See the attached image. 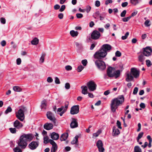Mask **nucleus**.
Instances as JSON below:
<instances>
[{
	"mask_svg": "<svg viewBox=\"0 0 152 152\" xmlns=\"http://www.w3.org/2000/svg\"><path fill=\"white\" fill-rule=\"evenodd\" d=\"M120 75V71L119 70H115L114 68L109 66L107 70V73L104 75V78L105 79H109L115 77V78L119 77Z\"/></svg>",
	"mask_w": 152,
	"mask_h": 152,
	"instance_id": "obj_1",
	"label": "nucleus"
},
{
	"mask_svg": "<svg viewBox=\"0 0 152 152\" xmlns=\"http://www.w3.org/2000/svg\"><path fill=\"white\" fill-rule=\"evenodd\" d=\"M124 100V96L123 95L118 96L117 97L113 99L111 101L110 108L112 112L114 113L118 106L122 104Z\"/></svg>",
	"mask_w": 152,
	"mask_h": 152,
	"instance_id": "obj_2",
	"label": "nucleus"
},
{
	"mask_svg": "<svg viewBox=\"0 0 152 152\" xmlns=\"http://www.w3.org/2000/svg\"><path fill=\"white\" fill-rule=\"evenodd\" d=\"M140 75V72L135 68H132L131 69L130 72H128L126 73V80L127 82L132 81L134 80V77L135 78L138 77Z\"/></svg>",
	"mask_w": 152,
	"mask_h": 152,
	"instance_id": "obj_3",
	"label": "nucleus"
},
{
	"mask_svg": "<svg viewBox=\"0 0 152 152\" xmlns=\"http://www.w3.org/2000/svg\"><path fill=\"white\" fill-rule=\"evenodd\" d=\"M107 54V52L100 48L99 50L95 53L94 56L95 58L97 59L98 60H102L106 56Z\"/></svg>",
	"mask_w": 152,
	"mask_h": 152,
	"instance_id": "obj_4",
	"label": "nucleus"
},
{
	"mask_svg": "<svg viewBox=\"0 0 152 152\" xmlns=\"http://www.w3.org/2000/svg\"><path fill=\"white\" fill-rule=\"evenodd\" d=\"M142 53L145 56L148 57L152 55V49L150 46H147L142 49Z\"/></svg>",
	"mask_w": 152,
	"mask_h": 152,
	"instance_id": "obj_5",
	"label": "nucleus"
},
{
	"mask_svg": "<svg viewBox=\"0 0 152 152\" xmlns=\"http://www.w3.org/2000/svg\"><path fill=\"white\" fill-rule=\"evenodd\" d=\"M95 64L98 68L100 70H103L106 68L105 64L102 61L96 60L95 61Z\"/></svg>",
	"mask_w": 152,
	"mask_h": 152,
	"instance_id": "obj_6",
	"label": "nucleus"
},
{
	"mask_svg": "<svg viewBox=\"0 0 152 152\" xmlns=\"http://www.w3.org/2000/svg\"><path fill=\"white\" fill-rule=\"evenodd\" d=\"M15 114L16 117L20 121H22L24 119V112L22 109H20Z\"/></svg>",
	"mask_w": 152,
	"mask_h": 152,
	"instance_id": "obj_7",
	"label": "nucleus"
},
{
	"mask_svg": "<svg viewBox=\"0 0 152 152\" xmlns=\"http://www.w3.org/2000/svg\"><path fill=\"white\" fill-rule=\"evenodd\" d=\"M18 144L19 146L21 148L25 149L27 145V142L21 137H20L19 139L18 142Z\"/></svg>",
	"mask_w": 152,
	"mask_h": 152,
	"instance_id": "obj_8",
	"label": "nucleus"
},
{
	"mask_svg": "<svg viewBox=\"0 0 152 152\" xmlns=\"http://www.w3.org/2000/svg\"><path fill=\"white\" fill-rule=\"evenodd\" d=\"M88 89L91 91H94L96 89V85L93 81H89L87 83Z\"/></svg>",
	"mask_w": 152,
	"mask_h": 152,
	"instance_id": "obj_9",
	"label": "nucleus"
},
{
	"mask_svg": "<svg viewBox=\"0 0 152 152\" xmlns=\"http://www.w3.org/2000/svg\"><path fill=\"white\" fill-rule=\"evenodd\" d=\"M46 116L47 118L54 123H56V119L54 114L50 111L47 112Z\"/></svg>",
	"mask_w": 152,
	"mask_h": 152,
	"instance_id": "obj_10",
	"label": "nucleus"
},
{
	"mask_svg": "<svg viewBox=\"0 0 152 152\" xmlns=\"http://www.w3.org/2000/svg\"><path fill=\"white\" fill-rule=\"evenodd\" d=\"M100 36V34L98 31L95 30L94 31L91 35L92 39L94 40L98 39Z\"/></svg>",
	"mask_w": 152,
	"mask_h": 152,
	"instance_id": "obj_11",
	"label": "nucleus"
},
{
	"mask_svg": "<svg viewBox=\"0 0 152 152\" xmlns=\"http://www.w3.org/2000/svg\"><path fill=\"white\" fill-rule=\"evenodd\" d=\"M23 139L26 141H31L32 140L33 138V136L32 134H24L20 136Z\"/></svg>",
	"mask_w": 152,
	"mask_h": 152,
	"instance_id": "obj_12",
	"label": "nucleus"
},
{
	"mask_svg": "<svg viewBox=\"0 0 152 152\" xmlns=\"http://www.w3.org/2000/svg\"><path fill=\"white\" fill-rule=\"evenodd\" d=\"M79 106L78 105H74L72 107L71 109L70 113L74 115L78 113L79 111Z\"/></svg>",
	"mask_w": 152,
	"mask_h": 152,
	"instance_id": "obj_13",
	"label": "nucleus"
},
{
	"mask_svg": "<svg viewBox=\"0 0 152 152\" xmlns=\"http://www.w3.org/2000/svg\"><path fill=\"white\" fill-rule=\"evenodd\" d=\"M13 125L14 127L18 129H21L23 126V124L17 120H16L13 122Z\"/></svg>",
	"mask_w": 152,
	"mask_h": 152,
	"instance_id": "obj_14",
	"label": "nucleus"
},
{
	"mask_svg": "<svg viewBox=\"0 0 152 152\" xmlns=\"http://www.w3.org/2000/svg\"><path fill=\"white\" fill-rule=\"evenodd\" d=\"M96 146L98 147L100 152H104V149L103 147V144L101 140H99L97 141Z\"/></svg>",
	"mask_w": 152,
	"mask_h": 152,
	"instance_id": "obj_15",
	"label": "nucleus"
},
{
	"mask_svg": "<svg viewBox=\"0 0 152 152\" xmlns=\"http://www.w3.org/2000/svg\"><path fill=\"white\" fill-rule=\"evenodd\" d=\"M38 143L36 141H32L28 145L29 148L31 150L35 149L38 146Z\"/></svg>",
	"mask_w": 152,
	"mask_h": 152,
	"instance_id": "obj_16",
	"label": "nucleus"
},
{
	"mask_svg": "<svg viewBox=\"0 0 152 152\" xmlns=\"http://www.w3.org/2000/svg\"><path fill=\"white\" fill-rule=\"evenodd\" d=\"M111 46L108 44L103 45L101 48L102 50H103L104 51H105L107 53V52H109L111 50Z\"/></svg>",
	"mask_w": 152,
	"mask_h": 152,
	"instance_id": "obj_17",
	"label": "nucleus"
},
{
	"mask_svg": "<svg viewBox=\"0 0 152 152\" xmlns=\"http://www.w3.org/2000/svg\"><path fill=\"white\" fill-rule=\"evenodd\" d=\"M72 121L70 124V126L71 128H75L78 126V124L77 119L75 118H72Z\"/></svg>",
	"mask_w": 152,
	"mask_h": 152,
	"instance_id": "obj_18",
	"label": "nucleus"
},
{
	"mask_svg": "<svg viewBox=\"0 0 152 152\" xmlns=\"http://www.w3.org/2000/svg\"><path fill=\"white\" fill-rule=\"evenodd\" d=\"M59 135L55 132H53L50 134V137L52 140H57L59 138Z\"/></svg>",
	"mask_w": 152,
	"mask_h": 152,
	"instance_id": "obj_19",
	"label": "nucleus"
},
{
	"mask_svg": "<svg viewBox=\"0 0 152 152\" xmlns=\"http://www.w3.org/2000/svg\"><path fill=\"white\" fill-rule=\"evenodd\" d=\"M44 127L46 130H49L53 129V125L51 123H47L44 124Z\"/></svg>",
	"mask_w": 152,
	"mask_h": 152,
	"instance_id": "obj_20",
	"label": "nucleus"
},
{
	"mask_svg": "<svg viewBox=\"0 0 152 152\" xmlns=\"http://www.w3.org/2000/svg\"><path fill=\"white\" fill-rule=\"evenodd\" d=\"M120 134L119 130L116 128L115 126H113V127L112 135L113 136H115L118 135Z\"/></svg>",
	"mask_w": 152,
	"mask_h": 152,
	"instance_id": "obj_21",
	"label": "nucleus"
},
{
	"mask_svg": "<svg viewBox=\"0 0 152 152\" xmlns=\"http://www.w3.org/2000/svg\"><path fill=\"white\" fill-rule=\"evenodd\" d=\"M68 136V134L67 133H66L62 134L60 137V140L61 141L65 140Z\"/></svg>",
	"mask_w": 152,
	"mask_h": 152,
	"instance_id": "obj_22",
	"label": "nucleus"
},
{
	"mask_svg": "<svg viewBox=\"0 0 152 152\" xmlns=\"http://www.w3.org/2000/svg\"><path fill=\"white\" fill-rule=\"evenodd\" d=\"M81 88L82 89V93L84 95L87 94L88 93V88L86 86H82L81 87Z\"/></svg>",
	"mask_w": 152,
	"mask_h": 152,
	"instance_id": "obj_23",
	"label": "nucleus"
},
{
	"mask_svg": "<svg viewBox=\"0 0 152 152\" xmlns=\"http://www.w3.org/2000/svg\"><path fill=\"white\" fill-rule=\"evenodd\" d=\"M47 107L46 101L45 100H43L41 102V108L42 109L45 110Z\"/></svg>",
	"mask_w": 152,
	"mask_h": 152,
	"instance_id": "obj_24",
	"label": "nucleus"
},
{
	"mask_svg": "<svg viewBox=\"0 0 152 152\" xmlns=\"http://www.w3.org/2000/svg\"><path fill=\"white\" fill-rule=\"evenodd\" d=\"M144 56L142 53L138 57L139 61L140 62L143 63L145 59Z\"/></svg>",
	"mask_w": 152,
	"mask_h": 152,
	"instance_id": "obj_25",
	"label": "nucleus"
},
{
	"mask_svg": "<svg viewBox=\"0 0 152 152\" xmlns=\"http://www.w3.org/2000/svg\"><path fill=\"white\" fill-rule=\"evenodd\" d=\"M50 144L52 145L51 148L57 150V145L56 142L53 140H50Z\"/></svg>",
	"mask_w": 152,
	"mask_h": 152,
	"instance_id": "obj_26",
	"label": "nucleus"
},
{
	"mask_svg": "<svg viewBox=\"0 0 152 152\" xmlns=\"http://www.w3.org/2000/svg\"><path fill=\"white\" fill-rule=\"evenodd\" d=\"M44 143L45 144L50 142V140H53L51 139H49L48 137L47 136H45L43 138Z\"/></svg>",
	"mask_w": 152,
	"mask_h": 152,
	"instance_id": "obj_27",
	"label": "nucleus"
},
{
	"mask_svg": "<svg viewBox=\"0 0 152 152\" xmlns=\"http://www.w3.org/2000/svg\"><path fill=\"white\" fill-rule=\"evenodd\" d=\"M71 36L73 37H77L78 34V32L77 31H75L74 30H72L70 32Z\"/></svg>",
	"mask_w": 152,
	"mask_h": 152,
	"instance_id": "obj_28",
	"label": "nucleus"
},
{
	"mask_svg": "<svg viewBox=\"0 0 152 152\" xmlns=\"http://www.w3.org/2000/svg\"><path fill=\"white\" fill-rule=\"evenodd\" d=\"M79 136L77 135L75 136V138L73 139V140L71 142V143L72 144H76L78 142V138Z\"/></svg>",
	"mask_w": 152,
	"mask_h": 152,
	"instance_id": "obj_29",
	"label": "nucleus"
},
{
	"mask_svg": "<svg viewBox=\"0 0 152 152\" xmlns=\"http://www.w3.org/2000/svg\"><path fill=\"white\" fill-rule=\"evenodd\" d=\"M39 43V39L37 38H35L31 41V43L32 45H36Z\"/></svg>",
	"mask_w": 152,
	"mask_h": 152,
	"instance_id": "obj_30",
	"label": "nucleus"
},
{
	"mask_svg": "<svg viewBox=\"0 0 152 152\" xmlns=\"http://www.w3.org/2000/svg\"><path fill=\"white\" fill-rule=\"evenodd\" d=\"M13 90L16 92H20L22 91V89L19 86H15L13 87Z\"/></svg>",
	"mask_w": 152,
	"mask_h": 152,
	"instance_id": "obj_31",
	"label": "nucleus"
},
{
	"mask_svg": "<svg viewBox=\"0 0 152 152\" xmlns=\"http://www.w3.org/2000/svg\"><path fill=\"white\" fill-rule=\"evenodd\" d=\"M134 152H142L141 149L138 146H136L134 148Z\"/></svg>",
	"mask_w": 152,
	"mask_h": 152,
	"instance_id": "obj_32",
	"label": "nucleus"
},
{
	"mask_svg": "<svg viewBox=\"0 0 152 152\" xmlns=\"http://www.w3.org/2000/svg\"><path fill=\"white\" fill-rule=\"evenodd\" d=\"M17 129L15 127L14 128H10L9 129L10 132L12 134H15L17 132Z\"/></svg>",
	"mask_w": 152,
	"mask_h": 152,
	"instance_id": "obj_33",
	"label": "nucleus"
},
{
	"mask_svg": "<svg viewBox=\"0 0 152 152\" xmlns=\"http://www.w3.org/2000/svg\"><path fill=\"white\" fill-rule=\"evenodd\" d=\"M12 110L11 107L10 106H8L7 107V109L5 111L4 113L5 114H7L8 113L11 112L12 111Z\"/></svg>",
	"mask_w": 152,
	"mask_h": 152,
	"instance_id": "obj_34",
	"label": "nucleus"
},
{
	"mask_svg": "<svg viewBox=\"0 0 152 152\" xmlns=\"http://www.w3.org/2000/svg\"><path fill=\"white\" fill-rule=\"evenodd\" d=\"M102 131L101 130H99L97 131L96 133H94L93 134V137H97L101 133Z\"/></svg>",
	"mask_w": 152,
	"mask_h": 152,
	"instance_id": "obj_35",
	"label": "nucleus"
},
{
	"mask_svg": "<svg viewBox=\"0 0 152 152\" xmlns=\"http://www.w3.org/2000/svg\"><path fill=\"white\" fill-rule=\"evenodd\" d=\"M13 150L14 152H22V150L18 147L14 148Z\"/></svg>",
	"mask_w": 152,
	"mask_h": 152,
	"instance_id": "obj_36",
	"label": "nucleus"
},
{
	"mask_svg": "<svg viewBox=\"0 0 152 152\" xmlns=\"http://www.w3.org/2000/svg\"><path fill=\"white\" fill-rule=\"evenodd\" d=\"M131 3L134 5H135L138 3V0H130Z\"/></svg>",
	"mask_w": 152,
	"mask_h": 152,
	"instance_id": "obj_37",
	"label": "nucleus"
},
{
	"mask_svg": "<svg viewBox=\"0 0 152 152\" xmlns=\"http://www.w3.org/2000/svg\"><path fill=\"white\" fill-rule=\"evenodd\" d=\"M144 24L145 26L146 27H148L150 26L151 25L150 20H146L144 23Z\"/></svg>",
	"mask_w": 152,
	"mask_h": 152,
	"instance_id": "obj_38",
	"label": "nucleus"
},
{
	"mask_svg": "<svg viewBox=\"0 0 152 152\" xmlns=\"http://www.w3.org/2000/svg\"><path fill=\"white\" fill-rule=\"evenodd\" d=\"M84 67L82 65L79 66L77 68V71L78 72H81L84 69Z\"/></svg>",
	"mask_w": 152,
	"mask_h": 152,
	"instance_id": "obj_39",
	"label": "nucleus"
},
{
	"mask_svg": "<svg viewBox=\"0 0 152 152\" xmlns=\"http://www.w3.org/2000/svg\"><path fill=\"white\" fill-rule=\"evenodd\" d=\"M45 54H43L42 55L40 59V61L41 63H43L44 61Z\"/></svg>",
	"mask_w": 152,
	"mask_h": 152,
	"instance_id": "obj_40",
	"label": "nucleus"
},
{
	"mask_svg": "<svg viewBox=\"0 0 152 152\" xmlns=\"http://www.w3.org/2000/svg\"><path fill=\"white\" fill-rule=\"evenodd\" d=\"M129 33L128 32H126V33L125 34V35L124 36H122L121 37V39L123 40H124L126 39L127 37H128V36L129 35Z\"/></svg>",
	"mask_w": 152,
	"mask_h": 152,
	"instance_id": "obj_41",
	"label": "nucleus"
},
{
	"mask_svg": "<svg viewBox=\"0 0 152 152\" xmlns=\"http://www.w3.org/2000/svg\"><path fill=\"white\" fill-rule=\"evenodd\" d=\"M131 17H128L126 18H122V20L123 22H127L130 18Z\"/></svg>",
	"mask_w": 152,
	"mask_h": 152,
	"instance_id": "obj_42",
	"label": "nucleus"
},
{
	"mask_svg": "<svg viewBox=\"0 0 152 152\" xmlns=\"http://www.w3.org/2000/svg\"><path fill=\"white\" fill-rule=\"evenodd\" d=\"M121 55V53L119 51H117L115 53V56L117 57H120Z\"/></svg>",
	"mask_w": 152,
	"mask_h": 152,
	"instance_id": "obj_43",
	"label": "nucleus"
},
{
	"mask_svg": "<svg viewBox=\"0 0 152 152\" xmlns=\"http://www.w3.org/2000/svg\"><path fill=\"white\" fill-rule=\"evenodd\" d=\"M138 90V88L137 87H136L134 88V90H133V94L134 95L136 94L137 93Z\"/></svg>",
	"mask_w": 152,
	"mask_h": 152,
	"instance_id": "obj_44",
	"label": "nucleus"
},
{
	"mask_svg": "<svg viewBox=\"0 0 152 152\" xmlns=\"http://www.w3.org/2000/svg\"><path fill=\"white\" fill-rule=\"evenodd\" d=\"M65 69L67 71H70L72 69V68L71 66L70 65H67L65 66Z\"/></svg>",
	"mask_w": 152,
	"mask_h": 152,
	"instance_id": "obj_45",
	"label": "nucleus"
},
{
	"mask_svg": "<svg viewBox=\"0 0 152 152\" xmlns=\"http://www.w3.org/2000/svg\"><path fill=\"white\" fill-rule=\"evenodd\" d=\"M69 105V103L68 102H65V106H64V109L63 110H66V111L68 107V106Z\"/></svg>",
	"mask_w": 152,
	"mask_h": 152,
	"instance_id": "obj_46",
	"label": "nucleus"
},
{
	"mask_svg": "<svg viewBox=\"0 0 152 152\" xmlns=\"http://www.w3.org/2000/svg\"><path fill=\"white\" fill-rule=\"evenodd\" d=\"M126 10H123L121 14V17H124L125 16V15L126 14Z\"/></svg>",
	"mask_w": 152,
	"mask_h": 152,
	"instance_id": "obj_47",
	"label": "nucleus"
},
{
	"mask_svg": "<svg viewBox=\"0 0 152 152\" xmlns=\"http://www.w3.org/2000/svg\"><path fill=\"white\" fill-rule=\"evenodd\" d=\"M81 63L84 66H86L88 62L87 60L84 59L82 60Z\"/></svg>",
	"mask_w": 152,
	"mask_h": 152,
	"instance_id": "obj_48",
	"label": "nucleus"
},
{
	"mask_svg": "<svg viewBox=\"0 0 152 152\" xmlns=\"http://www.w3.org/2000/svg\"><path fill=\"white\" fill-rule=\"evenodd\" d=\"M0 21L1 23L4 24L6 23V20L4 18L2 17L0 18Z\"/></svg>",
	"mask_w": 152,
	"mask_h": 152,
	"instance_id": "obj_49",
	"label": "nucleus"
},
{
	"mask_svg": "<svg viewBox=\"0 0 152 152\" xmlns=\"http://www.w3.org/2000/svg\"><path fill=\"white\" fill-rule=\"evenodd\" d=\"M137 12H138L137 10H135L132 13L131 15L129 16L131 17V18L132 17H133L135 16L137 14Z\"/></svg>",
	"mask_w": 152,
	"mask_h": 152,
	"instance_id": "obj_50",
	"label": "nucleus"
},
{
	"mask_svg": "<svg viewBox=\"0 0 152 152\" xmlns=\"http://www.w3.org/2000/svg\"><path fill=\"white\" fill-rule=\"evenodd\" d=\"M65 9V6L64 5H63L61 6L60 9L59 10L60 12H62Z\"/></svg>",
	"mask_w": 152,
	"mask_h": 152,
	"instance_id": "obj_51",
	"label": "nucleus"
},
{
	"mask_svg": "<svg viewBox=\"0 0 152 152\" xmlns=\"http://www.w3.org/2000/svg\"><path fill=\"white\" fill-rule=\"evenodd\" d=\"M146 65L148 67L150 66L151 65V62L150 60H147L146 61Z\"/></svg>",
	"mask_w": 152,
	"mask_h": 152,
	"instance_id": "obj_52",
	"label": "nucleus"
},
{
	"mask_svg": "<svg viewBox=\"0 0 152 152\" xmlns=\"http://www.w3.org/2000/svg\"><path fill=\"white\" fill-rule=\"evenodd\" d=\"M55 83H56L57 84H59L60 83L59 79L57 77H56L55 78Z\"/></svg>",
	"mask_w": 152,
	"mask_h": 152,
	"instance_id": "obj_53",
	"label": "nucleus"
},
{
	"mask_svg": "<svg viewBox=\"0 0 152 152\" xmlns=\"http://www.w3.org/2000/svg\"><path fill=\"white\" fill-rule=\"evenodd\" d=\"M117 124L118 128L121 129L122 127L121 126V123L118 120L117 121Z\"/></svg>",
	"mask_w": 152,
	"mask_h": 152,
	"instance_id": "obj_54",
	"label": "nucleus"
},
{
	"mask_svg": "<svg viewBox=\"0 0 152 152\" xmlns=\"http://www.w3.org/2000/svg\"><path fill=\"white\" fill-rule=\"evenodd\" d=\"M65 88L66 89H68L70 88V85L69 83H66L65 84Z\"/></svg>",
	"mask_w": 152,
	"mask_h": 152,
	"instance_id": "obj_55",
	"label": "nucleus"
},
{
	"mask_svg": "<svg viewBox=\"0 0 152 152\" xmlns=\"http://www.w3.org/2000/svg\"><path fill=\"white\" fill-rule=\"evenodd\" d=\"M77 18H80L83 17V14L81 13H77L76 15Z\"/></svg>",
	"mask_w": 152,
	"mask_h": 152,
	"instance_id": "obj_56",
	"label": "nucleus"
},
{
	"mask_svg": "<svg viewBox=\"0 0 152 152\" xmlns=\"http://www.w3.org/2000/svg\"><path fill=\"white\" fill-rule=\"evenodd\" d=\"M96 45V43H94L92 44L91 46L90 49L91 50L93 49L95 46Z\"/></svg>",
	"mask_w": 152,
	"mask_h": 152,
	"instance_id": "obj_57",
	"label": "nucleus"
},
{
	"mask_svg": "<svg viewBox=\"0 0 152 152\" xmlns=\"http://www.w3.org/2000/svg\"><path fill=\"white\" fill-rule=\"evenodd\" d=\"M143 134L144 133L143 132H141L138 134V137H137L140 139L142 137Z\"/></svg>",
	"mask_w": 152,
	"mask_h": 152,
	"instance_id": "obj_58",
	"label": "nucleus"
},
{
	"mask_svg": "<svg viewBox=\"0 0 152 152\" xmlns=\"http://www.w3.org/2000/svg\"><path fill=\"white\" fill-rule=\"evenodd\" d=\"M64 109V107L63 106H61V107L58 108L57 112H61Z\"/></svg>",
	"mask_w": 152,
	"mask_h": 152,
	"instance_id": "obj_59",
	"label": "nucleus"
},
{
	"mask_svg": "<svg viewBox=\"0 0 152 152\" xmlns=\"http://www.w3.org/2000/svg\"><path fill=\"white\" fill-rule=\"evenodd\" d=\"M21 59L20 58H18L17 59L16 62L18 65H20L21 63Z\"/></svg>",
	"mask_w": 152,
	"mask_h": 152,
	"instance_id": "obj_60",
	"label": "nucleus"
},
{
	"mask_svg": "<svg viewBox=\"0 0 152 152\" xmlns=\"http://www.w3.org/2000/svg\"><path fill=\"white\" fill-rule=\"evenodd\" d=\"M100 4V2L99 1H96L95 2V5L97 7H99Z\"/></svg>",
	"mask_w": 152,
	"mask_h": 152,
	"instance_id": "obj_61",
	"label": "nucleus"
},
{
	"mask_svg": "<svg viewBox=\"0 0 152 152\" xmlns=\"http://www.w3.org/2000/svg\"><path fill=\"white\" fill-rule=\"evenodd\" d=\"M128 4V3L127 2H125L124 3H122L121 4V6L123 7H126Z\"/></svg>",
	"mask_w": 152,
	"mask_h": 152,
	"instance_id": "obj_62",
	"label": "nucleus"
},
{
	"mask_svg": "<svg viewBox=\"0 0 152 152\" xmlns=\"http://www.w3.org/2000/svg\"><path fill=\"white\" fill-rule=\"evenodd\" d=\"M47 81L49 83H51L53 82V80L50 77H48L47 79Z\"/></svg>",
	"mask_w": 152,
	"mask_h": 152,
	"instance_id": "obj_63",
	"label": "nucleus"
},
{
	"mask_svg": "<svg viewBox=\"0 0 152 152\" xmlns=\"http://www.w3.org/2000/svg\"><path fill=\"white\" fill-rule=\"evenodd\" d=\"M1 44L2 46H4L6 45V41L4 40L2 41L1 42Z\"/></svg>",
	"mask_w": 152,
	"mask_h": 152,
	"instance_id": "obj_64",
	"label": "nucleus"
}]
</instances>
